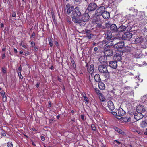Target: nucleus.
<instances>
[{
    "mask_svg": "<svg viewBox=\"0 0 147 147\" xmlns=\"http://www.w3.org/2000/svg\"><path fill=\"white\" fill-rule=\"evenodd\" d=\"M90 16L88 13H85L82 18H79V20H76L74 18L73 21L75 23L79 24L80 26H84L86 22L88 21Z\"/></svg>",
    "mask_w": 147,
    "mask_h": 147,
    "instance_id": "1",
    "label": "nucleus"
},
{
    "mask_svg": "<svg viewBox=\"0 0 147 147\" xmlns=\"http://www.w3.org/2000/svg\"><path fill=\"white\" fill-rule=\"evenodd\" d=\"M98 70L99 72L105 73V76L107 78L109 77V74L108 72L107 66L106 65H101L98 66Z\"/></svg>",
    "mask_w": 147,
    "mask_h": 147,
    "instance_id": "2",
    "label": "nucleus"
},
{
    "mask_svg": "<svg viewBox=\"0 0 147 147\" xmlns=\"http://www.w3.org/2000/svg\"><path fill=\"white\" fill-rule=\"evenodd\" d=\"M81 12L79 10V8L76 7L75 8L72 12L73 16L72 18V20L74 18L76 20H79V18L78 17H79L81 15Z\"/></svg>",
    "mask_w": 147,
    "mask_h": 147,
    "instance_id": "3",
    "label": "nucleus"
},
{
    "mask_svg": "<svg viewBox=\"0 0 147 147\" xmlns=\"http://www.w3.org/2000/svg\"><path fill=\"white\" fill-rule=\"evenodd\" d=\"M105 7L103 6H101L98 7L96 11L95 15L97 16L102 15L105 10Z\"/></svg>",
    "mask_w": 147,
    "mask_h": 147,
    "instance_id": "4",
    "label": "nucleus"
},
{
    "mask_svg": "<svg viewBox=\"0 0 147 147\" xmlns=\"http://www.w3.org/2000/svg\"><path fill=\"white\" fill-rule=\"evenodd\" d=\"M132 33L129 32H126L123 34L122 38L124 40H128L132 38Z\"/></svg>",
    "mask_w": 147,
    "mask_h": 147,
    "instance_id": "5",
    "label": "nucleus"
},
{
    "mask_svg": "<svg viewBox=\"0 0 147 147\" xmlns=\"http://www.w3.org/2000/svg\"><path fill=\"white\" fill-rule=\"evenodd\" d=\"M103 49H104V53L105 56H111L113 55V51L112 50L109 49V48H106L103 47Z\"/></svg>",
    "mask_w": 147,
    "mask_h": 147,
    "instance_id": "6",
    "label": "nucleus"
},
{
    "mask_svg": "<svg viewBox=\"0 0 147 147\" xmlns=\"http://www.w3.org/2000/svg\"><path fill=\"white\" fill-rule=\"evenodd\" d=\"M97 7L96 4L94 3H90L87 9L89 11L94 10Z\"/></svg>",
    "mask_w": 147,
    "mask_h": 147,
    "instance_id": "7",
    "label": "nucleus"
},
{
    "mask_svg": "<svg viewBox=\"0 0 147 147\" xmlns=\"http://www.w3.org/2000/svg\"><path fill=\"white\" fill-rule=\"evenodd\" d=\"M124 46V43L122 41L119 42L115 44L113 47L114 48L119 49L123 47Z\"/></svg>",
    "mask_w": 147,
    "mask_h": 147,
    "instance_id": "8",
    "label": "nucleus"
},
{
    "mask_svg": "<svg viewBox=\"0 0 147 147\" xmlns=\"http://www.w3.org/2000/svg\"><path fill=\"white\" fill-rule=\"evenodd\" d=\"M134 117L135 119L138 121L142 119L143 117V115L141 113L137 112L134 114Z\"/></svg>",
    "mask_w": 147,
    "mask_h": 147,
    "instance_id": "9",
    "label": "nucleus"
},
{
    "mask_svg": "<svg viewBox=\"0 0 147 147\" xmlns=\"http://www.w3.org/2000/svg\"><path fill=\"white\" fill-rule=\"evenodd\" d=\"M117 111L118 117H120L121 119L122 118V117L124 115L125 113V111L121 108H119Z\"/></svg>",
    "mask_w": 147,
    "mask_h": 147,
    "instance_id": "10",
    "label": "nucleus"
},
{
    "mask_svg": "<svg viewBox=\"0 0 147 147\" xmlns=\"http://www.w3.org/2000/svg\"><path fill=\"white\" fill-rule=\"evenodd\" d=\"M113 44V41L111 40H109L106 42L105 44L104 45V47H103L105 48L107 47V48H109L110 46H112Z\"/></svg>",
    "mask_w": 147,
    "mask_h": 147,
    "instance_id": "11",
    "label": "nucleus"
},
{
    "mask_svg": "<svg viewBox=\"0 0 147 147\" xmlns=\"http://www.w3.org/2000/svg\"><path fill=\"white\" fill-rule=\"evenodd\" d=\"M144 15V12L139 11L137 13L136 16L138 20H140L143 18Z\"/></svg>",
    "mask_w": 147,
    "mask_h": 147,
    "instance_id": "12",
    "label": "nucleus"
},
{
    "mask_svg": "<svg viewBox=\"0 0 147 147\" xmlns=\"http://www.w3.org/2000/svg\"><path fill=\"white\" fill-rule=\"evenodd\" d=\"M74 7L71 6L69 4H67L66 6V9L67 12L68 14L70 13L72 11L74 10Z\"/></svg>",
    "mask_w": 147,
    "mask_h": 147,
    "instance_id": "13",
    "label": "nucleus"
},
{
    "mask_svg": "<svg viewBox=\"0 0 147 147\" xmlns=\"http://www.w3.org/2000/svg\"><path fill=\"white\" fill-rule=\"evenodd\" d=\"M136 111L137 112H141L142 113L145 111V109L143 106L139 105L137 107Z\"/></svg>",
    "mask_w": 147,
    "mask_h": 147,
    "instance_id": "14",
    "label": "nucleus"
},
{
    "mask_svg": "<svg viewBox=\"0 0 147 147\" xmlns=\"http://www.w3.org/2000/svg\"><path fill=\"white\" fill-rule=\"evenodd\" d=\"M107 105L109 109L111 110H112L115 109L114 104L111 101L109 100L108 102Z\"/></svg>",
    "mask_w": 147,
    "mask_h": 147,
    "instance_id": "15",
    "label": "nucleus"
},
{
    "mask_svg": "<svg viewBox=\"0 0 147 147\" xmlns=\"http://www.w3.org/2000/svg\"><path fill=\"white\" fill-rule=\"evenodd\" d=\"M109 66L112 68L116 69L117 66V62L115 61H111L109 63Z\"/></svg>",
    "mask_w": 147,
    "mask_h": 147,
    "instance_id": "16",
    "label": "nucleus"
},
{
    "mask_svg": "<svg viewBox=\"0 0 147 147\" xmlns=\"http://www.w3.org/2000/svg\"><path fill=\"white\" fill-rule=\"evenodd\" d=\"M99 60L101 63H106L107 61V57L105 55L100 57L99 59Z\"/></svg>",
    "mask_w": 147,
    "mask_h": 147,
    "instance_id": "17",
    "label": "nucleus"
},
{
    "mask_svg": "<svg viewBox=\"0 0 147 147\" xmlns=\"http://www.w3.org/2000/svg\"><path fill=\"white\" fill-rule=\"evenodd\" d=\"M113 59L116 62L117 61H120L122 59L121 56V55L116 54V55L114 56Z\"/></svg>",
    "mask_w": 147,
    "mask_h": 147,
    "instance_id": "18",
    "label": "nucleus"
},
{
    "mask_svg": "<svg viewBox=\"0 0 147 147\" xmlns=\"http://www.w3.org/2000/svg\"><path fill=\"white\" fill-rule=\"evenodd\" d=\"M102 17L105 19H108L110 18V14L107 11H104L102 15Z\"/></svg>",
    "mask_w": 147,
    "mask_h": 147,
    "instance_id": "19",
    "label": "nucleus"
},
{
    "mask_svg": "<svg viewBox=\"0 0 147 147\" xmlns=\"http://www.w3.org/2000/svg\"><path fill=\"white\" fill-rule=\"evenodd\" d=\"M94 65L93 64H91L90 66L89 67L87 68V71L89 73H90L91 75L94 71Z\"/></svg>",
    "mask_w": 147,
    "mask_h": 147,
    "instance_id": "20",
    "label": "nucleus"
},
{
    "mask_svg": "<svg viewBox=\"0 0 147 147\" xmlns=\"http://www.w3.org/2000/svg\"><path fill=\"white\" fill-rule=\"evenodd\" d=\"M117 28L116 25L114 24H113L110 26L111 30L114 32H117Z\"/></svg>",
    "mask_w": 147,
    "mask_h": 147,
    "instance_id": "21",
    "label": "nucleus"
},
{
    "mask_svg": "<svg viewBox=\"0 0 147 147\" xmlns=\"http://www.w3.org/2000/svg\"><path fill=\"white\" fill-rule=\"evenodd\" d=\"M126 28L127 27L126 26H124L121 25L118 28L117 30V32H123L126 30Z\"/></svg>",
    "mask_w": 147,
    "mask_h": 147,
    "instance_id": "22",
    "label": "nucleus"
},
{
    "mask_svg": "<svg viewBox=\"0 0 147 147\" xmlns=\"http://www.w3.org/2000/svg\"><path fill=\"white\" fill-rule=\"evenodd\" d=\"M113 129L115 131L122 135H125V133L124 131L117 127H113Z\"/></svg>",
    "mask_w": 147,
    "mask_h": 147,
    "instance_id": "23",
    "label": "nucleus"
},
{
    "mask_svg": "<svg viewBox=\"0 0 147 147\" xmlns=\"http://www.w3.org/2000/svg\"><path fill=\"white\" fill-rule=\"evenodd\" d=\"M106 39L107 40H110L113 37V35L111 32L110 31H107L106 33Z\"/></svg>",
    "mask_w": 147,
    "mask_h": 147,
    "instance_id": "24",
    "label": "nucleus"
},
{
    "mask_svg": "<svg viewBox=\"0 0 147 147\" xmlns=\"http://www.w3.org/2000/svg\"><path fill=\"white\" fill-rule=\"evenodd\" d=\"M0 94L1 95L3 100L4 102H5L7 100V98L5 95V92L2 90L0 92Z\"/></svg>",
    "mask_w": 147,
    "mask_h": 147,
    "instance_id": "25",
    "label": "nucleus"
},
{
    "mask_svg": "<svg viewBox=\"0 0 147 147\" xmlns=\"http://www.w3.org/2000/svg\"><path fill=\"white\" fill-rule=\"evenodd\" d=\"M98 86L99 89L101 90H104L105 88V84L101 82H99Z\"/></svg>",
    "mask_w": 147,
    "mask_h": 147,
    "instance_id": "26",
    "label": "nucleus"
},
{
    "mask_svg": "<svg viewBox=\"0 0 147 147\" xmlns=\"http://www.w3.org/2000/svg\"><path fill=\"white\" fill-rule=\"evenodd\" d=\"M143 41V39L141 37L136 38L135 41V42L136 44L141 43Z\"/></svg>",
    "mask_w": 147,
    "mask_h": 147,
    "instance_id": "27",
    "label": "nucleus"
},
{
    "mask_svg": "<svg viewBox=\"0 0 147 147\" xmlns=\"http://www.w3.org/2000/svg\"><path fill=\"white\" fill-rule=\"evenodd\" d=\"M126 92H127V94L128 95H129L130 96L133 97H134V92L132 88L129 89V90H127Z\"/></svg>",
    "mask_w": 147,
    "mask_h": 147,
    "instance_id": "28",
    "label": "nucleus"
},
{
    "mask_svg": "<svg viewBox=\"0 0 147 147\" xmlns=\"http://www.w3.org/2000/svg\"><path fill=\"white\" fill-rule=\"evenodd\" d=\"M133 49V48L132 47L127 46L124 48V51L125 52H129L130 51Z\"/></svg>",
    "mask_w": 147,
    "mask_h": 147,
    "instance_id": "29",
    "label": "nucleus"
},
{
    "mask_svg": "<svg viewBox=\"0 0 147 147\" xmlns=\"http://www.w3.org/2000/svg\"><path fill=\"white\" fill-rule=\"evenodd\" d=\"M95 80L97 82H100L101 81V79L99 74H97L95 75L94 76Z\"/></svg>",
    "mask_w": 147,
    "mask_h": 147,
    "instance_id": "30",
    "label": "nucleus"
},
{
    "mask_svg": "<svg viewBox=\"0 0 147 147\" xmlns=\"http://www.w3.org/2000/svg\"><path fill=\"white\" fill-rule=\"evenodd\" d=\"M147 125V121H142L140 124L141 126L143 128L146 127Z\"/></svg>",
    "mask_w": 147,
    "mask_h": 147,
    "instance_id": "31",
    "label": "nucleus"
},
{
    "mask_svg": "<svg viewBox=\"0 0 147 147\" xmlns=\"http://www.w3.org/2000/svg\"><path fill=\"white\" fill-rule=\"evenodd\" d=\"M134 130H135L134 129H133V131H134L135 132H136L140 134H143L144 133V130L141 129L139 130H136L135 131H134Z\"/></svg>",
    "mask_w": 147,
    "mask_h": 147,
    "instance_id": "32",
    "label": "nucleus"
},
{
    "mask_svg": "<svg viewBox=\"0 0 147 147\" xmlns=\"http://www.w3.org/2000/svg\"><path fill=\"white\" fill-rule=\"evenodd\" d=\"M20 46H22L25 49L27 48L28 47V46L27 44L24 43L23 42L20 43Z\"/></svg>",
    "mask_w": 147,
    "mask_h": 147,
    "instance_id": "33",
    "label": "nucleus"
},
{
    "mask_svg": "<svg viewBox=\"0 0 147 147\" xmlns=\"http://www.w3.org/2000/svg\"><path fill=\"white\" fill-rule=\"evenodd\" d=\"M123 121L125 122L130 121L131 120L130 118L128 117H125L122 119Z\"/></svg>",
    "mask_w": 147,
    "mask_h": 147,
    "instance_id": "34",
    "label": "nucleus"
},
{
    "mask_svg": "<svg viewBox=\"0 0 147 147\" xmlns=\"http://www.w3.org/2000/svg\"><path fill=\"white\" fill-rule=\"evenodd\" d=\"M96 93L98 94L100 98L101 97L102 98V97L103 96L102 94L100 93V91L99 90H97L96 91Z\"/></svg>",
    "mask_w": 147,
    "mask_h": 147,
    "instance_id": "35",
    "label": "nucleus"
},
{
    "mask_svg": "<svg viewBox=\"0 0 147 147\" xmlns=\"http://www.w3.org/2000/svg\"><path fill=\"white\" fill-rule=\"evenodd\" d=\"M86 36V37L87 38L89 39H90L93 36V35L91 33H90L88 34H87Z\"/></svg>",
    "mask_w": 147,
    "mask_h": 147,
    "instance_id": "36",
    "label": "nucleus"
},
{
    "mask_svg": "<svg viewBox=\"0 0 147 147\" xmlns=\"http://www.w3.org/2000/svg\"><path fill=\"white\" fill-rule=\"evenodd\" d=\"M49 43L50 45V46L51 47H52L53 46V41L52 38H50L49 39Z\"/></svg>",
    "mask_w": 147,
    "mask_h": 147,
    "instance_id": "37",
    "label": "nucleus"
},
{
    "mask_svg": "<svg viewBox=\"0 0 147 147\" xmlns=\"http://www.w3.org/2000/svg\"><path fill=\"white\" fill-rule=\"evenodd\" d=\"M111 113L113 115H116V117L118 119H121V118H119L118 117V116H117V112H111Z\"/></svg>",
    "mask_w": 147,
    "mask_h": 147,
    "instance_id": "38",
    "label": "nucleus"
},
{
    "mask_svg": "<svg viewBox=\"0 0 147 147\" xmlns=\"http://www.w3.org/2000/svg\"><path fill=\"white\" fill-rule=\"evenodd\" d=\"M7 145L8 147H13L12 142H8L7 144Z\"/></svg>",
    "mask_w": 147,
    "mask_h": 147,
    "instance_id": "39",
    "label": "nucleus"
},
{
    "mask_svg": "<svg viewBox=\"0 0 147 147\" xmlns=\"http://www.w3.org/2000/svg\"><path fill=\"white\" fill-rule=\"evenodd\" d=\"M90 30H84L83 31V33L84 34H86V35L87 34H88L90 33Z\"/></svg>",
    "mask_w": 147,
    "mask_h": 147,
    "instance_id": "40",
    "label": "nucleus"
},
{
    "mask_svg": "<svg viewBox=\"0 0 147 147\" xmlns=\"http://www.w3.org/2000/svg\"><path fill=\"white\" fill-rule=\"evenodd\" d=\"M1 135H2L4 136H6V134L5 132L3 130H1Z\"/></svg>",
    "mask_w": 147,
    "mask_h": 147,
    "instance_id": "41",
    "label": "nucleus"
},
{
    "mask_svg": "<svg viewBox=\"0 0 147 147\" xmlns=\"http://www.w3.org/2000/svg\"><path fill=\"white\" fill-rule=\"evenodd\" d=\"M18 76H19V77L21 79H22L23 77L22 76L21 74V72L20 71H18Z\"/></svg>",
    "mask_w": 147,
    "mask_h": 147,
    "instance_id": "42",
    "label": "nucleus"
},
{
    "mask_svg": "<svg viewBox=\"0 0 147 147\" xmlns=\"http://www.w3.org/2000/svg\"><path fill=\"white\" fill-rule=\"evenodd\" d=\"M91 127L92 129L94 131H95L96 130V127H95V125L94 124H91Z\"/></svg>",
    "mask_w": 147,
    "mask_h": 147,
    "instance_id": "43",
    "label": "nucleus"
},
{
    "mask_svg": "<svg viewBox=\"0 0 147 147\" xmlns=\"http://www.w3.org/2000/svg\"><path fill=\"white\" fill-rule=\"evenodd\" d=\"M83 97H84V99L85 101L87 103H88L89 102V100H88V98L87 97L85 96H83Z\"/></svg>",
    "mask_w": 147,
    "mask_h": 147,
    "instance_id": "44",
    "label": "nucleus"
},
{
    "mask_svg": "<svg viewBox=\"0 0 147 147\" xmlns=\"http://www.w3.org/2000/svg\"><path fill=\"white\" fill-rule=\"evenodd\" d=\"M6 68L5 67H3L2 68V71L3 73H6Z\"/></svg>",
    "mask_w": 147,
    "mask_h": 147,
    "instance_id": "45",
    "label": "nucleus"
},
{
    "mask_svg": "<svg viewBox=\"0 0 147 147\" xmlns=\"http://www.w3.org/2000/svg\"><path fill=\"white\" fill-rule=\"evenodd\" d=\"M131 88L130 87L127 86L126 87H125L124 88V90L125 91H126L128 90H129V89Z\"/></svg>",
    "mask_w": 147,
    "mask_h": 147,
    "instance_id": "46",
    "label": "nucleus"
},
{
    "mask_svg": "<svg viewBox=\"0 0 147 147\" xmlns=\"http://www.w3.org/2000/svg\"><path fill=\"white\" fill-rule=\"evenodd\" d=\"M102 26V24H97L96 25V27L97 28H100Z\"/></svg>",
    "mask_w": 147,
    "mask_h": 147,
    "instance_id": "47",
    "label": "nucleus"
},
{
    "mask_svg": "<svg viewBox=\"0 0 147 147\" xmlns=\"http://www.w3.org/2000/svg\"><path fill=\"white\" fill-rule=\"evenodd\" d=\"M31 46L32 47H34V46L35 45V43L34 42L32 41V42H31Z\"/></svg>",
    "mask_w": 147,
    "mask_h": 147,
    "instance_id": "48",
    "label": "nucleus"
},
{
    "mask_svg": "<svg viewBox=\"0 0 147 147\" xmlns=\"http://www.w3.org/2000/svg\"><path fill=\"white\" fill-rule=\"evenodd\" d=\"M35 33L34 32H33L30 38H32L33 37L35 36Z\"/></svg>",
    "mask_w": 147,
    "mask_h": 147,
    "instance_id": "49",
    "label": "nucleus"
},
{
    "mask_svg": "<svg viewBox=\"0 0 147 147\" xmlns=\"http://www.w3.org/2000/svg\"><path fill=\"white\" fill-rule=\"evenodd\" d=\"M16 16V13L15 12H13L12 13V16L13 17H15Z\"/></svg>",
    "mask_w": 147,
    "mask_h": 147,
    "instance_id": "50",
    "label": "nucleus"
},
{
    "mask_svg": "<svg viewBox=\"0 0 147 147\" xmlns=\"http://www.w3.org/2000/svg\"><path fill=\"white\" fill-rule=\"evenodd\" d=\"M30 54V53L28 51H26V53L24 55L25 56H27L28 55Z\"/></svg>",
    "mask_w": 147,
    "mask_h": 147,
    "instance_id": "51",
    "label": "nucleus"
},
{
    "mask_svg": "<svg viewBox=\"0 0 147 147\" xmlns=\"http://www.w3.org/2000/svg\"><path fill=\"white\" fill-rule=\"evenodd\" d=\"M41 139L42 141H44L45 140V138L44 136H42L41 137Z\"/></svg>",
    "mask_w": 147,
    "mask_h": 147,
    "instance_id": "52",
    "label": "nucleus"
},
{
    "mask_svg": "<svg viewBox=\"0 0 147 147\" xmlns=\"http://www.w3.org/2000/svg\"><path fill=\"white\" fill-rule=\"evenodd\" d=\"M113 140L115 142H116V143H117L118 144H120L121 143V142H119V141L117 140Z\"/></svg>",
    "mask_w": 147,
    "mask_h": 147,
    "instance_id": "53",
    "label": "nucleus"
},
{
    "mask_svg": "<svg viewBox=\"0 0 147 147\" xmlns=\"http://www.w3.org/2000/svg\"><path fill=\"white\" fill-rule=\"evenodd\" d=\"M81 119L82 120H84V116L83 115H81Z\"/></svg>",
    "mask_w": 147,
    "mask_h": 147,
    "instance_id": "54",
    "label": "nucleus"
},
{
    "mask_svg": "<svg viewBox=\"0 0 147 147\" xmlns=\"http://www.w3.org/2000/svg\"><path fill=\"white\" fill-rule=\"evenodd\" d=\"M72 63L74 67H76V65L74 63V61L72 62Z\"/></svg>",
    "mask_w": 147,
    "mask_h": 147,
    "instance_id": "55",
    "label": "nucleus"
},
{
    "mask_svg": "<svg viewBox=\"0 0 147 147\" xmlns=\"http://www.w3.org/2000/svg\"><path fill=\"white\" fill-rule=\"evenodd\" d=\"M34 50L36 51H37L38 50V48L36 47H34Z\"/></svg>",
    "mask_w": 147,
    "mask_h": 147,
    "instance_id": "56",
    "label": "nucleus"
},
{
    "mask_svg": "<svg viewBox=\"0 0 147 147\" xmlns=\"http://www.w3.org/2000/svg\"><path fill=\"white\" fill-rule=\"evenodd\" d=\"M2 58L3 59L5 57V53H3L2 55Z\"/></svg>",
    "mask_w": 147,
    "mask_h": 147,
    "instance_id": "57",
    "label": "nucleus"
},
{
    "mask_svg": "<svg viewBox=\"0 0 147 147\" xmlns=\"http://www.w3.org/2000/svg\"><path fill=\"white\" fill-rule=\"evenodd\" d=\"M98 48L97 47H95L94 48V50L95 51H96L98 50Z\"/></svg>",
    "mask_w": 147,
    "mask_h": 147,
    "instance_id": "58",
    "label": "nucleus"
},
{
    "mask_svg": "<svg viewBox=\"0 0 147 147\" xmlns=\"http://www.w3.org/2000/svg\"><path fill=\"white\" fill-rule=\"evenodd\" d=\"M21 69H22V67L20 66L18 69V71H20L21 72V71L22 70Z\"/></svg>",
    "mask_w": 147,
    "mask_h": 147,
    "instance_id": "59",
    "label": "nucleus"
},
{
    "mask_svg": "<svg viewBox=\"0 0 147 147\" xmlns=\"http://www.w3.org/2000/svg\"><path fill=\"white\" fill-rule=\"evenodd\" d=\"M32 130L35 131H36V130L34 128H32Z\"/></svg>",
    "mask_w": 147,
    "mask_h": 147,
    "instance_id": "60",
    "label": "nucleus"
},
{
    "mask_svg": "<svg viewBox=\"0 0 147 147\" xmlns=\"http://www.w3.org/2000/svg\"><path fill=\"white\" fill-rule=\"evenodd\" d=\"M144 134L145 135H147V128L146 129V132H144Z\"/></svg>",
    "mask_w": 147,
    "mask_h": 147,
    "instance_id": "61",
    "label": "nucleus"
},
{
    "mask_svg": "<svg viewBox=\"0 0 147 147\" xmlns=\"http://www.w3.org/2000/svg\"><path fill=\"white\" fill-rule=\"evenodd\" d=\"M14 51L15 52V53L17 52V50L16 49L14 48Z\"/></svg>",
    "mask_w": 147,
    "mask_h": 147,
    "instance_id": "62",
    "label": "nucleus"
},
{
    "mask_svg": "<svg viewBox=\"0 0 147 147\" xmlns=\"http://www.w3.org/2000/svg\"><path fill=\"white\" fill-rule=\"evenodd\" d=\"M32 144L34 146H36L35 144L33 142H32Z\"/></svg>",
    "mask_w": 147,
    "mask_h": 147,
    "instance_id": "63",
    "label": "nucleus"
},
{
    "mask_svg": "<svg viewBox=\"0 0 147 147\" xmlns=\"http://www.w3.org/2000/svg\"><path fill=\"white\" fill-rule=\"evenodd\" d=\"M36 87H37V88H38L39 86V84H38V83H37L36 84Z\"/></svg>",
    "mask_w": 147,
    "mask_h": 147,
    "instance_id": "64",
    "label": "nucleus"
}]
</instances>
